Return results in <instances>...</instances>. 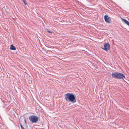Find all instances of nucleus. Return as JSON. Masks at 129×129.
I'll list each match as a JSON object with an SVG mask.
<instances>
[{
	"label": "nucleus",
	"instance_id": "1",
	"mask_svg": "<svg viewBox=\"0 0 129 129\" xmlns=\"http://www.w3.org/2000/svg\"><path fill=\"white\" fill-rule=\"evenodd\" d=\"M65 99L67 101L74 103L76 102V95L72 93H67L64 95Z\"/></svg>",
	"mask_w": 129,
	"mask_h": 129
},
{
	"label": "nucleus",
	"instance_id": "2",
	"mask_svg": "<svg viewBox=\"0 0 129 129\" xmlns=\"http://www.w3.org/2000/svg\"><path fill=\"white\" fill-rule=\"evenodd\" d=\"M112 77L114 78L123 79L125 78L124 75L122 73L118 72H115L112 74Z\"/></svg>",
	"mask_w": 129,
	"mask_h": 129
},
{
	"label": "nucleus",
	"instance_id": "3",
	"mask_svg": "<svg viewBox=\"0 0 129 129\" xmlns=\"http://www.w3.org/2000/svg\"><path fill=\"white\" fill-rule=\"evenodd\" d=\"M29 119L32 123H36L38 120V118L37 116L32 115L29 116Z\"/></svg>",
	"mask_w": 129,
	"mask_h": 129
},
{
	"label": "nucleus",
	"instance_id": "8",
	"mask_svg": "<svg viewBox=\"0 0 129 129\" xmlns=\"http://www.w3.org/2000/svg\"><path fill=\"white\" fill-rule=\"evenodd\" d=\"M20 125L22 129H25L24 127H23L22 125L21 124H20Z\"/></svg>",
	"mask_w": 129,
	"mask_h": 129
},
{
	"label": "nucleus",
	"instance_id": "10",
	"mask_svg": "<svg viewBox=\"0 0 129 129\" xmlns=\"http://www.w3.org/2000/svg\"><path fill=\"white\" fill-rule=\"evenodd\" d=\"M47 31L48 32V33H52V32H51V31H49V30H47Z\"/></svg>",
	"mask_w": 129,
	"mask_h": 129
},
{
	"label": "nucleus",
	"instance_id": "7",
	"mask_svg": "<svg viewBox=\"0 0 129 129\" xmlns=\"http://www.w3.org/2000/svg\"><path fill=\"white\" fill-rule=\"evenodd\" d=\"M122 20L126 24L129 26V22L128 21L123 18L122 19Z\"/></svg>",
	"mask_w": 129,
	"mask_h": 129
},
{
	"label": "nucleus",
	"instance_id": "5",
	"mask_svg": "<svg viewBox=\"0 0 129 129\" xmlns=\"http://www.w3.org/2000/svg\"><path fill=\"white\" fill-rule=\"evenodd\" d=\"M104 19L106 22L108 23H110V18L109 17L108 15H105L104 16Z\"/></svg>",
	"mask_w": 129,
	"mask_h": 129
},
{
	"label": "nucleus",
	"instance_id": "9",
	"mask_svg": "<svg viewBox=\"0 0 129 129\" xmlns=\"http://www.w3.org/2000/svg\"><path fill=\"white\" fill-rule=\"evenodd\" d=\"M24 4L25 5H27V4L25 2V0H22Z\"/></svg>",
	"mask_w": 129,
	"mask_h": 129
},
{
	"label": "nucleus",
	"instance_id": "4",
	"mask_svg": "<svg viewBox=\"0 0 129 129\" xmlns=\"http://www.w3.org/2000/svg\"><path fill=\"white\" fill-rule=\"evenodd\" d=\"M104 48H102V49L105 51L108 50L110 48V45L108 43H106L104 45Z\"/></svg>",
	"mask_w": 129,
	"mask_h": 129
},
{
	"label": "nucleus",
	"instance_id": "6",
	"mask_svg": "<svg viewBox=\"0 0 129 129\" xmlns=\"http://www.w3.org/2000/svg\"><path fill=\"white\" fill-rule=\"evenodd\" d=\"M10 49L12 50H16V48L12 45H11Z\"/></svg>",
	"mask_w": 129,
	"mask_h": 129
}]
</instances>
